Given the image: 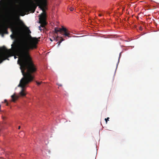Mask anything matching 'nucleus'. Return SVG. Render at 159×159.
<instances>
[{
  "mask_svg": "<svg viewBox=\"0 0 159 159\" xmlns=\"http://www.w3.org/2000/svg\"><path fill=\"white\" fill-rule=\"evenodd\" d=\"M112 9H113V8H112L111 9H110V10H111V11Z\"/></svg>",
  "mask_w": 159,
  "mask_h": 159,
  "instance_id": "24",
  "label": "nucleus"
},
{
  "mask_svg": "<svg viewBox=\"0 0 159 159\" xmlns=\"http://www.w3.org/2000/svg\"><path fill=\"white\" fill-rule=\"evenodd\" d=\"M64 39L63 38H62V37H61V39H60V41H61V42L62 41H64Z\"/></svg>",
  "mask_w": 159,
  "mask_h": 159,
  "instance_id": "16",
  "label": "nucleus"
},
{
  "mask_svg": "<svg viewBox=\"0 0 159 159\" xmlns=\"http://www.w3.org/2000/svg\"><path fill=\"white\" fill-rule=\"evenodd\" d=\"M19 21L20 22V25L23 27H25L26 28L27 30V32L28 34H30L31 33V32L30 31V30L29 29V28L28 27H27L24 23L21 20H20L19 19Z\"/></svg>",
  "mask_w": 159,
  "mask_h": 159,
  "instance_id": "9",
  "label": "nucleus"
},
{
  "mask_svg": "<svg viewBox=\"0 0 159 159\" xmlns=\"http://www.w3.org/2000/svg\"><path fill=\"white\" fill-rule=\"evenodd\" d=\"M50 40L52 42L53 41V40L52 39H51V38L50 39Z\"/></svg>",
  "mask_w": 159,
  "mask_h": 159,
  "instance_id": "19",
  "label": "nucleus"
},
{
  "mask_svg": "<svg viewBox=\"0 0 159 159\" xmlns=\"http://www.w3.org/2000/svg\"><path fill=\"white\" fill-rule=\"evenodd\" d=\"M55 31L56 33L60 32V33L62 34L64 36L65 38L66 37L68 38L71 37V34H70V31L68 30L66 28L63 26H62L61 28H55Z\"/></svg>",
  "mask_w": 159,
  "mask_h": 159,
  "instance_id": "6",
  "label": "nucleus"
},
{
  "mask_svg": "<svg viewBox=\"0 0 159 159\" xmlns=\"http://www.w3.org/2000/svg\"><path fill=\"white\" fill-rule=\"evenodd\" d=\"M42 82H38L37 81H36V83L38 85H40L41 84V83H42Z\"/></svg>",
  "mask_w": 159,
  "mask_h": 159,
  "instance_id": "11",
  "label": "nucleus"
},
{
  "mask_svg": "<svg viewBox=\"0 0 159 159\" xmlns=\"http://www.w3.org/2000/svg\"><path fill=\"white\" fill-rule=\"evenodd\" d=\"M2 118H3V119H4V117H3Z\"/></svg>",
  "mask_w": 159,
  "mask_h": 159,
  "instance_id": "26",
  "label": "nucleus"
},
{
  "mask_svg": "<svg viewBox=\"0 0 159 159\" xmlns=\"http://www.w3.org/2000/svg\"><path fill=\"white\" fill-rule=\"evenodd\" d=\"M109 117L107 118V119H106V118L105 119V120L106 121V123H107V120H109Z\"/></svg>",
  "mask_w": 159,
  "mask_h": 159,
  "instance_id": "13",
  "label": "nucleus"
},
{
  "mask_svg": "<svg viewBox=\"0 0 159 159\" xmlns=\"http://www.w3.org/2000/svg\"><path fill=\"white\" fill-rule=\"evenodd\" d=\"M46 2H45L42 3L39 6V7L43 11L41 14L39 16V23L41 24V25L39 27V29L40 31H41L42 30L41 29V27L44 28L46 24L45 21L46 13L45 11V8H46Z\"/></svg>",
  "mask_w": 159,
  "mask_h": 159,
  "instance_id": "4",
  "label": "nucleus"
},
{
  "mask_svg": "<svg viewBox=\"0 0 159 159\" xmlns=\"http://www.w3.org/2000/svg\"><path fill=\"white\" fill-rule=\"evenodd\" d=\"M14 58L15 59V58H16V56H14Z\"/></svg>",
  "mask_w": 159,
  "mask_h": 159,
  "instance_id": "23",
  "label": "nucleus"
},
{
  "mask_svg": "<svg viewBox=\"0 0 159 159\" xmlns=\"http://www.w3.org/2000/svg\"><path fill=\"white\" fill-rule=\"evenodd\" d=\"M11 50H7L4 46L0 48V63L7 59V57L12 56Z\"/></svg>",
  "mask_w": 159,
  "mask_h": 159,
  "instance_id": "5",
  "label": "nucleus"
},
{
  "mask_svg": "<svg viewBox=\"0 0 159 159\" xmlns=\"http://www.w3.org/2000/svg\"><path fill=\"white\" fill-rule=\"evenodd\" d=\"M139 29L141 31L142 30V28L141 26H140Z\"/></svg>",
  "mask_w": 159,
  "mask_h": 159,
  "instance_id": "18",
  "label": "nucleus"
},
{
  "mask_svg": "<svg viewBox=\"0 0 159 159\" xmlns=\"http://www.w3.org/2000/svg\"><path fill=\"white\" fill-rule=\"evenodd\" d=\"M98 16H102V15L101 14H99L98 15Z\"/></svg>",
  "mask_w": 159,
  "mask_h": 159,
  "instance_id": "20",
  "label": "nucleus"
},
{
  "mask_svg": "<svg viewBox=\"0 0 159 159\" xmlns=\"http://www.w3.org/2000/svg\"><path fill=\"white\" fill-rule=\"evenodd\" d=\"M57 85L59 87H61L62 86V85L61 84H57Z\"/></svg>",
  "mask_w": 159,
  "mask_h": 159,
  "instance_id": "17",
  "label": "nucleus"
},
{
  "mask_svg": "<svg viewBox=\"0 0 159 159\" xmlns=\"http://www.w3.org/2000/svg\"><path fill=\"white\" fill-rule=\"evenodd\" d=\"M58 37V36H57V37L56 36V37H53V40H56V41H57L58 40L57 38Z\"/></svg>",
  "mask_w": 159,
  "mask_h": 159,
  "instance_id": "10",
  "label": "nucleus"
},
{
  "mask_svg": "<svg viewBox=\"0 0 159 159\" xmlns=\"http://www.w3.org/2000/svg\"><path fill=\"white\" fill-rule=\"evenodd\" d=\"M4 101H5V102H7V100H6V99H5L4 100Z\"/></svg>",
  "mask_w": 159,
  "mask_h": 159,
  "instance_id": "21",
  "label": "nucleus"
},
{
  "mask_svg": "<svg viewBox=\"0 0 159 159\" xmlns=\"http://www.w3.org/2000/svg\"><path fill=\"white\" fill-rule=\"evenodd\" d=\"M61 43V41H60L58 42L57 43V44H58V46H59V45H60V43Z\"/></svg>",
  "mask_w": 159,
  "mask_h": 159,
  "instance_id": "14",
  "label": "nucleus"
},
{
  "mask_svg": "<svg viewBox=\"0 0 159 159\" xmlns=\"http://www.w3.org/2000/svg\"><path fill=\"white\" fill-rule=\"evenodd\" d=\"M70 11H72L74 10V8L72 7H70Z\"/></svg>",
  "mask_w": 159,
  "mask_h": 159,
  "instance_id": "15",
  "label": "nucleus"
},
{
  "mask_svg": "<svg viewBox=\"0 0 159 159\" xmlns=\"http://www.w3.org/2000/svg\"><path fill=\"white\" fill-rule=\"evenodd\" d=\"M28 37L29 43L28 46L24 43H20L15 40L11 45L12 50L19 57L17 61L18 64L35 66L32 61L29 51L30 49L37 48V44L39 40L37 38L33 37L29 34Z\"/></svg>",
  "mask_w": 159,
  "mask_h": 159,
  "instance_id": "1",
  "label": "nucleus"
},
{
  "mask_svg": "<svg viewBox=\"0 0 159 159\" xmlns=\"http://www.w3.org/2000/svg\"><path fill=\"white\" fill-rule=\"evenodd\" d=\"M7 27H4L3 28H0V34H1L2 36H3L4 34H8Z\"/></svg>",
  "mask_w": 159,
  "mask_h": 159,
  "instance_id": "8",
  "label": "nucleus"
},
{
  "mask_svg": "<svg viewBox=\"0 0 159 159\" xmlns=\"http://www.w3.org/2000/svg\"><path fill=\"white\" fill-rule=\"evenodd\" d=\"M19 64L23 77L20 80L18 87H20L21 89L19 95L14 94L11 96L12 101L13 102H15L20 97H24L26 95L25 88L27 84L33 81L34 78V74L37 70L36 66Z\"/></svg>",
  "mask_w": 159,
  "mask_h": 159,
  "instance_id": "2",
  "label": "nucleus"
},
{
  "mask_svg": "<svg viewBox=\"0 0 159 159\" xmlns=\"http://www.w3.org/2000/svg\"><path fill=\"white\" fill-rule=\"evenodd\" d=\"M0 11L2 12L5 11V14L4 15V18H9L10 20L9 23V27L11 30L12 34L10 37L12 39H14L21 33L22 28L17 25L16 20L14 15L11 11V8H9L6 5H4L2 7H0Z\"/></svg>",
  "mask_w": 159,
  "mask_h": 159,
  "instance_id": "3",
  "label": "nucleus"
},
{
  "mask_svg": "<svg viewBox=\"0 0 159 159\" xmlns=\"http://www.w3.org/2000/svg\"><path fill=\"white\" fill-rule=\"evenodd\" d=\"M35 7L33 2L29 3L23 7V9L25 11H32V12H34L35 11Z\"/></svg>",
  "mask_w": 159,
  "mask_h": 159,
  "instance_id": "7",
  "label": "nucleus"
},
{
  "mask_svg": "<svg viewBox=\"0 0 159 159\" xmlns=\"http://www.w3.org/2000/svg\"><path fill=\"white\" fill-rule=\"evenodd\" d=\"M111 11H106V13L108 14H110L111 13Z\"/></svg>",
  "mask_w": 159,
  "mask_h": 159,
  "instance_id": "12",
  "label": "nucleus"
},
{
  "mask_svg": "<svg viewBox=\"0 0 159 159\" xmlns=\"http://www.w3.org/2000/svg\"><path fill=\"white\" fill-rule=\"evenodd\" d=\"M20 126H19V127H18V129H20Z\"/></svg>",
  "mask_w": 159,
  "mask_h": 159,
  "instance_id": "22",
  "label": "nucleus"
},
{
  "mask_svg": "<svg viewBox=\"0 0 159 159\" xmlns=\"http://www.w3.org/2000/svg\"><path fill=\"white\" fill-rule=\"evenodd\" d=\"M8 103H7V106H8Z\"/></svg>",
  "mask_w": 159,
  "mask_h": 159,
  "instance_id": "25",
  "label": "nucleus"
}]
</instances>
